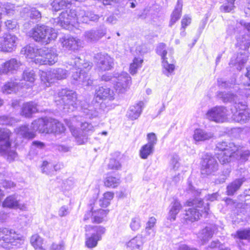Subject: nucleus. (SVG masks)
<instances>
[{"label": "nucleus", "mask_w": 250, "mask_h": 250, "mask_svg": "<svg viewBox=\"0 0 250 250\" xmlns=\"http://www.w3.org/2000/svg\"><path fill=\"white\" fill-rule=\"evenodd\" d=\"M17 133L22 137L31 139L35 137V133L32 130V128H29L26 125H23L16 129Z\"/></svg>", "instance_id": "4c0bfd02"}, {"label": "nucleus", "mask_w": 250, "mask_h": 250, "mask_svg": "<svg viewBox=\"0 0 250 250\" xmlns=\"http://www.w3.org/2000/svg\"><path fill=\"white\" fill-rule=\"evenodd\" d=\"M10 135L9 129L0 128V155L9 161L14 160L17 156L15 149L11 146Z\"/></svg>", "instance_id": "0eeeda50"}, {"label": "nucleus", "mask_w": 250, "mask_h": 250, "mask_svg": "<svg viewBox=\"0 0 250 250\" xmlns=\"http://www.w3.org/2000/svg\"><path fill=\"white\" fill-rule=\"evenodd\" d=\"M96 95L100 99L111 100L114 98V93L110 88L102 86L96 90Z\"/></svg>", "instance_id": "7c9ffc66"}, {"label": "nucleus", "mask_w": 250, "mask_h": 250, "mask_svg": "<svg viewBox=\"0 0 250 250\" xmlns=\"http://www.w3.org/2000/svg\"><path fill=\"white\" fill-rule=\"evenodd\" d=\"M230 113L224 106H216L209 109L207 114V118L216 123H223L227 121Z\"/></svg>", "instance_id": "ddd939ff"}, {"label": "nucleus", "mask_w": 250, "mask_h": 250, "mask_svg": "<svg viewBox=\"0 0 250 250\" xmlns=\"http://www.w3.org/2000/svg\"><path fill=\"white\" fill-rule=\"evenodd\" d=\"M217 97L224 103H234V105L237 104L238 96L231 92H218Z\"/></svg>", "instance_id": "2f4dec72"}, {"label": "nucleus", "mask_w": 250, "mask_h": 250, "mask_svg": "<svg viewBox=\"0 0 250 250\" xmlns=\"http://www.w3.org/2000/svg\"><path fill=\"white\" fill-rule=\"evenodd\" d=\"M85 230L92 231L91 235L86 234L85 246L88 248H93L97 246L98 242L102 239V236L105 233V229L101 226H86Z\"/></svg>", "instance_id": "9b49d317"}, {"label": "nucleus", "mask_w": 250, "mask_h": 250, "mask_svg": "<svg viewBox=\"0 0 250 250\" xmlns=\"http://www.w3.org/2000/svg\"><path fill=\"white\" fill-rule=\"evenodd\" d=\"M235 0H225L224 3L220 7V11L225 13L231 12L235 7Z\"/></svg>", "instance_id": "09e8293b"}, {"label": "nucleus", "mask_w": 250, "mask_h": 250, "mask_svg": "<svg viewBox=\"0 0 250 250\" xmlns=\"http://www.w3.org/2000/svg\"><path fill=\"white\" fill-rule=\"evenodd\" d=\"M41 79L44 88L50 86L54 79L61 80L66 78L67 71L62 68H58L47 72L42 71Z\"/></svg>", "instance_id": "f8f14e48"}, {"label": "nucleus", "mask_w": 250, "mask_h": 250, "mask_svg": "<svg viewBox=\"0 0 250 250\" xmlns=\"http://www.w3.org/2000/svg\"><path fill=\"white\" fill-rule=\"evenodd\" d=\"M114 197V193L111 192L104 193L103 197L99 200V205L101 207L105 208L109 204Z\"/></svg>", "instance_id": "37998d69"}, {"label": "nucleus", "mask_w": 250, "mask_h": 250, "mask_svg": "<svg viewBox=\"0 0 250 250\" xmlns=\"http://www.w3.org/2000/svg\"><path fill=\"white\" fill-rule=\"evenodd\" d=\"M147 141V145H149L150 146L154 148L155 145L157 142V138L155 133L152 132L148 133L146 136Z\"/></svg>", "instance_id": "6e6d98bb"}, {"label": "nucleus", "mask_w": 250, "mask_h": 250, "mask_svg": "<svg viewBox=\"0 0 250 250\" xmlns=\"http://www.w3.org/2000/svg\"><path fill=\"white\" fill-rule=\"evenodd\" d=\"M82 109L83 112L89 118H93L98 116L97 111L94 109L92 105H89L87 104L83 105L81 104Z\"/></svg>", "instance_id": "ea45409f"}, {"label": "nucleus", "mask_w": 250, "mask_h": 250, "mask_svg": "<svg viewBox=\"0 0 250 250\" xmlns=\"http://www.w3.org/2000/svg\"><path fill=\"white\" fill-rule=\"evenodd\" d=\"M182 208L181 204L177 200H175L171 203V208L167 215V219L173 221L176 219L177 214Z\"/></svg>", "instance_id": "c9c22d12"}, {"label": "nucleus", "mask_w": 250, "mask_h": 250, "mask_svg": "<svg viewBox=\"0 0 250 250\" xmlns=\"http://www.w3.org/2000/svg\"><path fill=\"white\" fill-rule=\"evenodd\" d=\"M168 56V57L162 60V66L163 74L169 77L174 74L175 61L171 53H169Z\"/></svg>", "instance_id": "393cba45"}, {"label": "nucleus", "mask_w": 250, "mask_h": 250, "mask_svg": "<svg viewBox=\"0 0 250 250\" xmlns=\"http://www.w3.org/2000/svg\"><path fill=\"white\" fill-rule=\"evenodd\" d=\"M95 59L97 67L101 70H109L113 67V59L106 54H97Z\"/></svg>", "instance_id": "5701e85b"}, {"label": "nucleus", "mask_w": 250, "mask_h": 250, "mask_svg": "<svg viewBox=\"0 0 250 250\" xmlns=\"http://www.w3.org/2000/svg\"><path fill=\"white\" fill-rule=\"evenodd\" d=\"M99 18V15L91 11H85L81 9H71L62 12L56 22L63 28L69 29L70 25H73L76 22L96 21H98Z\"/></svg>", "instance_id": "f257e3e1"}, {"label": "nucleus", "mask_w": 250, "mask_h": 250, "mask_svg": "<svg viewBox=\"0 0 250 250\" xmlns=\"http://www.w3.org/2000/svg\"><path fill=\"white\" fill-rule=\"evenodd\" d=\"M21 65V63L20 61L16 59H11L1 65L0 72L1 74H12L17 71Z\"/></svg>", "instance_id": "a878e982"}, {"label": "nucleus", "mask_w": 250, "mask_h": 250, "mask_svg": "<svg viewBox=\"0 0 250 250\" xmlns=\"http://www.w3.org/2000/svg\"><path fill=\"white\" fill-rule=\"evenodd\" d=\"M69 213L68 207L66 206L61 207L58 211L59 216L62 217L66 216Z\"/></svg>", "instance_id": "e2e57ef3"}, {"label": "nucleus", "mask_w": 250, "mask_h": 250, "mask_svg": "<svg viewBox=\"0 0 250 250\" xmlns=\"http://www.w3.org/2000/svg\"><path fill=\"white\" fill-rule=\"evenodd\" d=\"M179 159L178 156L173 157L170 161V168L171 170L175 171L178 170L180 167V164L179 162Z\"/></svg>", "instance_id": "bf43d9fd"}, {"label": "nucleus", "mask_w": 250, "mask_h": 250, "mask_svg": "<svg viewBox=\"0 0 250 250\" xmlns=\"http://www.w3.org/2000/svg\"><path fill=\"white\" fill-rule=\"evenodd\" d=\"M40 49L35 48L33 46L27 45L23 47L21 50V54L24 55L26 58L31 60L35 62L36 58H40L42 56L39 53Z\"/></svg>", "instance_id": "cd10ccee"}, {"label": "nucleus", "mask_w": 250, "mask_h": 250, "mask_svg": "<svg viewBox=\"0 0 250 250\" xmlns=\"http://www.w3.org/2000/svg\"><path fill=\"white\" fill-rule=\"evenodd\" d=\"M130 227L133 231L138 230L141 227L140 220L138 217H134L131 219Z\"/></svg>", "instance_id": "13d9d810"}, {"label": "nucleus", "mask_w": 250, "mask_h": 250, "mask_svg": "<svg viewBox=\"0 0 250 250\" xmlns=\"http://www.w3.org/2000/svg\"><path fill=\"white\" fill-rule=\"evenodd\" d=\"M154 151V147L149 146V145H143L139 151L140 157L143 159H146L148 157L151 155Z\"/></svg>", "instance_id": "79ce46f5"}, {"label": "nucleus", "mask_w": 250, "mask_h": 250, "mask_svg": "<svg viewBox=\"0 0 250 250\" xmlns=\"http://www.w3.org/2000/svg\"><path fill=\"white\" fill-rule=\"evenodd\" d=\"M218 169V164L215 159L211 155L207 154L202 162L201 173L210 175Z\"/></svg>", "instance_id": "a211bd4d"}, {"label": "nucleus", "mask_w": 250, "mask_h": 250, "mask_svg": "<svg viewBox=\"0 0 250 250\" xmlns=\"http://www.w3.org/2000/svg\"><path fill=\"white\" fill-rule=\"evenodd\" d=\"M120 183L119 178H116L111 176H107L104 179V183L106 187L109 188H116Z\"/></svg>", "instance_id": "49530a36"}, {"label": "nucleus", "mask_w": 250, "mask_h": 250, "mask_svg": "<svg viewBox=\"0 0 250 250\" xmlns=\"http://www.w3.org/2000/svg\"><path fill=\"white\" fill-rule=\"evenodd\" d=\"M216 229V227L214 225H207L198 233V241L202 245L206 244L212 237Z\"/></svg>", "instance_id": "b1692460"}, {"label": "nucleus", "mask_w": 250, "mask_h": 250, "mask_svg": "<svg viewBox=\"0 0 250 250\" xmlns=\"http://www.w3.org/2000/svg\"><path fill=\"white\" fill-rule=\"evenodd\" d=\"M50 119L41 118L34 121L31 126L34 132L38 131L41 133H51L53 129L50 128Z\"/></svg>", "instance_id": "4be33fe9"}, {"label": "nucleus", "mask_w": 250, "mask_h": 250, "mask_svg": "<svg viewBox=\"0 0 250 250\" xmlns=\"http://www.w3.org/2000/svg\"><path fill=\"white\" fill-rule=\"evenodd\" d=\"M187 190L189 193L195 196V199L193 200L189 199L186 202V206H192L193 208L186 211L185 219L186 220L194 222L199 219L202 214L206 216L208 214L209 210L208 205L207 204L206 206H204L202 201L197 198V197L200 196L201 190L196 189L191 185L189 180H188V186Z\"/></svg>", "instance_id": "f03ea898"}, {"label": "nucleus", "mask_w": 250, "mask_h": 250, "mask_svg": "<svg viewBox=\"0 0 250 250\" xmlns=\"http://www.w3.org/2000/svg\"><path fill=\"white\" fill-rule=\"evenodd\" d=\"M50 250H64V244L62 242L59 243H53Z\"/></svg>", "instance_id": "0e129e2a"}, {"label": "nucleus", "mask_w": 250, "mask_h": 250, "mask_svg": "<svg viewBox=\"0 0 250 250\" xmlns=\"http://www.w3.org/2000/svg\"><path fill=\"white\" fill-rule=\"evenodd\" d=\"M12 118L6 116L0 117V124L2 125H12Z\"/></svg>", "instance_id": "338daca9"}, {"label": "nucleus", "mask_w": 250, "mask_h": 250, "mask_svg": "<svg viewBox=\"0 0 250 250\" xmlns=\"http://www.w3.org/2000/svg\"><path fill=\"white\" fill-rule=\"evenodd\" d=\"M24 239L15 231L3 229L0 230V241H2V246L5 249H10L14 246H18L22 243Z\"/></svg>", "instance_id": "1a4fd4ad"}, {"label": "nucleus", "mask_w": 250, "mask_h": 250, "mask_svg": "<svg viewBox=\"0 0 250 250\" xmlns=\"http://www.w3.org/2000/svg\"><path fill=\"white\" fill-rule=\"evenodd\" d=\"M44 147V144L39 141H34L31 146V150H36L37 149H42Z\"/></svg>", "instance_id": "69168bd1"}, {"label": "nucleus", "mask_w": 250, "mask_h": 250, "mask_svg": "<svg viewBox=\"0 0 250 250\" xmlns=\"http://www.w3.org/2000/svg\"><path fill=\"white\" fill-rule=\"evenodd\" d=\"M191 18L188 15L184 16L181 21L182 27L181 30L185 29L187 26L189 25L191 23Z\"/></svg>", "instance_id": "680f3d73"}, {"label": "nucleus", "mask_w": 250, "mask_h": 250, "mask_svg": "<svg viewBox=\"0 0 250 250\" xmlns=\"http://www.w3.org/2000/svg\"><path fill=\"white\" fill-rule=\"evenodd\" d=\"M28 34L36 42L45 44L49 43L57 37V33L54 29L45 25H37Z\"/></svg>", "instance_id": "423d86ee"}, {"label": "nucleus", "mask_w": 250, "mask_h": 250, "mask_svg": "<svg viewBox=\"0 0 250 250\" xmlns=\"http://www.w3.org/2000/svg\"><path fill=\"white\" fill-rule=\"evenodd\" d=\"M59 42L64 50L76 51L83 47L81 40L71 36H63L60 39Z\"/></svg>", "instance_id": "6ab92c4d"}, {"label": "nucleus", "mask_w": 250, "mask_h": 250, "mask_svg": "<svg viewBox=\"0 0 250 250\" xmlns=\"http://www.w3.org/2000/svg\"><path fill=\"white\" fill-rule=\"evenodd\" d=\"M217 158L221 163L225 164L231 161L232 158L235 157L242 161H245L250 155L249 150L243 151L241 148L236 146L233 143L227 144L226 142H221L216 146Z\"/></svg>", "instance_id": "7ed1b4c3"}, {"label": "nucleus", "mask_w": 250, "mask_h": 250, "mask_svg": "<svg viewBox=\"0 0 250 250\" xmlns=\"http://www.w3.org/2000/svg\"><path fill=\"white\" fill-rule=\"evenodd\" d=\"M245 181L244 178L237 179L233 181L227 187V194L232 195L240 188Z\"/></svg>", "instance_id": "e433bc0d"}, {"label": "nucleus", "mask_w": 250, "mask_h": 250, "mask_svg": "<svg viewBox=\"0 0 250 250\" xmlns=\"http://www.w3.org/2000/svg\"><path fill=\"white\" fill-rule=\"evenodd\" d=\"M23 78L24 81L32 83L35 80V74L32 70H26L23 73Z\"/></svg>", "instance_id": "5fc2aeb1"}, {"label": "nucleus", "mask_w": 250, "mask_h": 250, "mask_svg": "<svg viewBox=\"0 0 250 250\" xmlns=\"http://www.w3.org/2000/svg\"><path fill=\"white\" fill-rule=\"evenodd\" d=\"M72 119L70 121L65 120V123L69 128L72 134L75 138L78 144L79 145L83 144L86 139L85 137L86 134L92 132L94 131V126L88 123H83L81 125L82 131H79L75 127L77 125L76 124V119L77 118L73 117Z\"/></svg>", "instance_id": "6e6552de"}, {"label": "nucleus", "mask_w": 250, "mask_h": 250, "mask_svg": "<svg viewBox=\"0 0 250 250\" xmlns=\"http://www.w3.org/2000/svg\"><path fill=\"white\" fill-rule=\"evenodd\" d=\"M23 12L27 13V15L33 19H39L41 17V14L40 12L34 8H32L30 9L27 7L24 8L23 9Z\"/></svg>", "instance_id": "864d4df0"}, {"label": "nucleus", "mask_w": 250, "mask_h": 250, "mask_svg": "<svg viewBox=\"0 0 250 250\" xmlns=\"http://www.w3.org/2000/svg\"><path fill=\"white\" fill-rule=\"evenodd\" d=\"M39 53L41 54L42 57L36 58V64L53 65L58 61V55L55 49L43 47L40 49Z\"/></svg>", "instance_id": "2eb2a0df"}, {"label": "nucleus", "mask_w": 250, "mask_h": 250, "mask_svg": "<svg viewBox=\"0 0 250 250\" xmlns=\"http://www.w3.org/2000/svg\"><path fill=\"white\" fill-rule=\"evenodd\" d=\"M237 44L244 51L243 53H238L236 57H233L231 59L229 65L235 66L237 69L240 70L244 67L248 60L249 54L246 50L250 46V41L246 40L241 41L238 38Z\"/></svg>", "instance_id": "9d476101"}, {"label": "nucleus", "mask_w": 250, "mask_h": 250, "mask_svg": "<svg viewBox=\"0 0 250 250\" xmlns=\"http://www.w3.org/2000/svg\"><path fill=\"white\" fill-rule=\"evenodd\" d=\"M56 166H53L51 163L47 161H43L41 166L42 171L46 174H52L54 171H56Z\"/></svg>", "instance_id": "3c124183"}, {"label": "nucleus", "mask_w": 250, "mask_h": 250, "mask_svg": "<svg viewBox=\"0 0 250 250\" xmlns=\"http://www.w3.org/2000/svg\"><path fill=\"white\" fill-rule=\"evenodd\" d=\"M234 107V109H231V112L232 118L235 122L244 124L249 120L250 111L246 104L238 103Z\"/></svg>", "instance_id": "4468645a"}, {"label": "nucleus", "mask_w": 250, "mask_h": 250, "mask_svg": "<svg viewBox=\"0 0 250 250\" xmlns=\"http://www.w3.org/2000/svg\"><path fill=\"white\" fill-rule=\"evenodd\" d=\"M102 36V35H100L99 31L94 30L88 31L84 33L85 39L88 42L97 41L101 38Z\"/></svg>", "instance_id": "a18cd8bd"}, {"label": "nucleus", "mask_w": 250, "mask_h": 250, "mask_svg": "<svg viewBox=\"0 0 250 250\" xmlns=\"http://www.w3.org/2000/svg\"><path fill=\"white\" fill-rule=\"evenodd\" d=\"M156 223V218L154 217H151L149 218V219L146 224V229L147 231L152 229V231L153 232L152 236L154 235V232L153 231V229H152L155 226Z\"/></svg>", "instance_id": "052dcab7"}, {"label": "nucleus", "mask_w": 250, "mask_h": 250, "mask_svg": "<svg viewBox=\"0 0 250 250\" xmlns=\"http://www.w3.org/2000/svg\"><path fill=\"white\" fill-rule=\"evenodd\" d=\"M143 244L142 236L138 235L127 242L126 246L127 250H142Z\"/></svg>", "instance_id": "c85d7f7f"}, {"label": "nucleus", "mask_w": 250, "mask_h": 250, "mask_svg": "<svg viewBox=\"0 0 250 250\" xmlns=\"http://www.w3.org/2000/svg\"><path fill=\"white\" fill-rule=\"evenodd\" d=\"M213 136V134L211 132H208L201 128L196 129L193 135V139L196 142L208 140Z\"/></svg>", "instance_id": "c756f323"}, {"label": "nucleus", "mask_w": 250, "mask_h": 250, "mask_svg": "<svg viewBox=\"0 0 250 250\" xmlns=\"http://www.w3.org/2000/svg\"><path fill=\"white\" fill-rule=\"evenodd\" d=\"M30 243L36 250H46L43 245V239L38 234L33 235L30 238Z\"/></svg>", "instance_id": "f704fd0d"}, {"label": "nucleus", "mask_w": 250, "mask_h": 250, "mask_svg": "<svg viewBox=\"0 0 250 250\" xmlns=\"http://www.w3.org/2000/svg\"><path fill=\"white\" fill-rule=\"evenodd\" d=\"M50 124V128L53 129L51 133H61L65 130L64 125L55 119L51 118Z\"/></svg>", "instance_id": "a19ab883"}, {"label": "nucleus", "mask_w": 250, "mask_h": 250, "mask_svg": "<svg viewBox=\"0 0 250 250\" xmlns=\"http://www.w3.org/2000/svg\"><path fill=\"white\" fill-rule=\"evenodd\" d=\"M101 79L105 82L111 81L114 84V88L119 93L125 92L131 84V78L125 72L115 73L113 75L106 73L103 75Z\"/></svg>", "instance_id": "39448f33"}, {"label": "nucleus", "mask_w": 250, "mask_h": 250, "mask_svg": "<svg viewBox=\"0 0 250 250\" xmlns=\"http://www.w3.org/2000/svg\"><path fill=\"white\" fill-rule=\"evenodd\" d=\"M232 236L235 239L250 240V229L239 230L236 233L232 234Z\"/></svg>", "instance_id": "de8ad7c7"}, {"label": "nucleus", "mask_w": 250, "mask_h": 250, "mask_svg": "<svg viewBox=\"0 0 250 250\" xmlns=\"http://www.w3.org/2000/svg\"><path fill=\"white\" fill-rule=\"evenodd\" d=\"M58 95L59 97H62V100L65 103L64 106H68L67 108L72 110L77 108V105L80 104V102L77 101L76 93L72 90L62 89L58 92Z\"/></svg>", "instance_id": "dca6fc26"}, {"label": "nucleus", "mask_w": 250, "mask_h": 250, "mask_svg": "<svg viewBox=\"0 0 250 250\" xmlns=\"http://www.w3.org/2000/svg\"><path fill=\"white\" fill-rule=\"evenodd\" d=\"M3 208L10 209H19L25 211L27 209L26 204L21 202L20 197L17 195H11L7 197L2 203Z\"/></svg>", "instance_id": "aec40b11"}, {"label": "nucleus", "mask_w": 250, "mask_h": 250, "mask_svg": "<svg viewBox=\"0 0 250 250\" xmlns=\"http://www.w3.org/2000/svg\"><path fill=\"white\" fill-rule=\"evenodd\" d=\"M18 41V38L11 34H5L0 37V51L12 52L16 48Z\"/></svg>", "instance_id": "f3484780"}, {"label": "nucleus", "mask_w": 250, "mask_h": 250, "mask_svg": "<svg viewBox=\"0 0 250 250\" xmlns=\"http://www.w3.org/2000/svg\"><path fill=\"white\" fill-rule=\"evenodd\" d=\"M218 83L219 86L222 88H229L233 89L234 92H238L239 88L235 83H229L226 81H224L222 79H220L218 80Z\"/></svg>", "instance_id": "8fccbe9b"}, {"label": "nucleus", "mask_w": 250, "mask_h": 250, "mask_svg": "<svg viewBox=\"0 0 250 250\" xmlns=\"http://www.w3.org/2000/svg\"><path fill=\"white\" fill-rule=\"evenodd\" d=\"M37 111V104L33 102L24 103L22 107L21 114L26 117H30L32 114Z\"/></svg>", "instance_id": "473e14b6"}, {"label": "nucleus", "mask_w": 250, "mask_h": 250, "mask_svg": "<svg viewBox=\"0 0 250 250\" xmlns=\"http://www.w3.org/2000/svg\"><path fill=\"white\" fill-rule=\"evenodd\" d=\"M108 212L107 210L103 209L94 210L92 208L91 211H88L85 214L83 220L85 221L91 220L92 223H100L103 221Z\"/></svg>", "instance_id": "412c9836"}, {"label": "nucleus", "mask_w": 250, "mask_h": 250, "mask_svg": "<svg viewBox=\"0 0 250 250\" xmlns=\"http://www.w3.org/2000/svg\"><path fill=\"white\" fill-rule=\"evenodd\" d=\"M156 52L157 53L161 56L162 60L168 57V55L169 53H171L172 54L171 52H167L166 50V45L163 43H160L158 45Z\"/></svg>", "instance_id": "603ef678"}, {"label": "nucleus", "mask_w": 250, "mask_h": 250, "mask_svg": "<svg viewBox=\"0 0 250 250\" xmlns=\"http://www.w3.org/2000/svg\"><path fill=\"white\" fill-rule=\"evenodd\" d=\"M107 167L109 169L119 170L121 168V165L118 161L111 159L109 161Z\"/></svg>", "instance_id": "4d7b16f0"}, {"label": "nucleus", "mask_w": 250, "mask_h": 250, "mask_svg": "<svg viewBox=\"0 0 250 250\" xmlns=\"http://www.w3.org/2000/svg\"><path fill=\"white\" fill-rule=\"evenodd\" d=\"M143 60L141 58H135L129 66V71L131 75H134L138 68L141 67Z\"/></svg>", "instance_id": "c03bdc74"}, {"label": "nucleus", "mask_w": 250, "mask_h": 250, "mask_svg": "<svg viewBox=\"0 0 250 250\" xmlns=\"http://www.w3.org/2000/svg\"><path fill=\"white\" fill-rule=\"evenodd\" d=\"M82 61L80 58L77 57L69 62L70 65L74 67L77 70L75 72H73L72 77L76 81V83L83 86L90 85L92 84V80L90 79L86 72L91 69L92 63L88 62L83 63Z\"/></svg>", "instance_id": "20e7f679"}, {"label": "nucleus", "mask_w": 250, "mask_h": 250, "mask_svg": "<svg viewBox=\"0 0 250 250\" xmlns=\"http://www.w3.org/2000/svg\"><path fill=\"white\" fill-rule=\"evenodd\" d=\"M2 184V186L5 188L11 189L15 187L14 183L9 180H4L3 181Z\"/></svg>", "instance_id": "774afa93"}, {"label": "nucleus", "mask_w": 250, "mask_h": 250, "mask_svg": "<svg viewBox=\"0 0 250 250\" xmlns=\"http://www.w3.org/2000/svg\"><path fill=\"white\" fill-rule=\"evenodd\" d=\"M144 105V103L140 101L130 106L126 113L127 117L131 120L138 119L142 113Z\"/></svg>", "instance_id": "bb28decb"}, {"label": "nucleus", "mask_w": 250, "mask_h": 250, "mask_svg": "<svg viewBox=\"0 0 250 250\" xmlns=\"http://www.w3.org/2000/svg\"><path fill=\"white\" fill-rule=\"evenodd\" d=\"M183 6L182 0H178L175 8L173 11L169 22V26H172L180 18Z\"/></svg>", "instance_id": "72a5a7b5"}, {"label": "nucleus", "mask_w": 250, "mask_h": 250, "mask_svg": "<svg viewBox=\"0 0 250 250\" xmlns=\"http://www.w3.org/2000/svg\"><path fill=\"white\" fill-rule=\"evenodd\" d=\"M20 86L17 83L10 82L6 83L2 87V91L5 94H10L19 90Z\"/></svg>", "instance_id": "58836bf2"}]
</instances>
